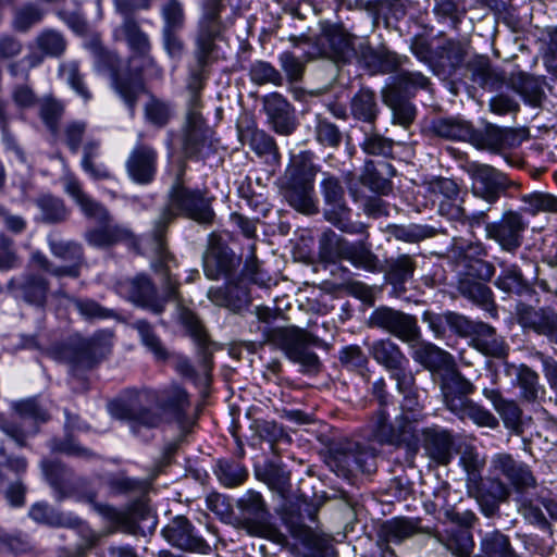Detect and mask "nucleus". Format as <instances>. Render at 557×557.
Segmentation results:
<instances>
[{
    "label": "nucleus",
    "instance_id": "f257e3e1",
    "mask_svg": "<svg viewBox=\"0 0 557 557\" xmlns=\"http://www.w3.org/2000/svg\"><path fill=\"white\" fill-rule=\"evenodd\" d=\"M178 216L202 225L211 224L215 216L211 198H208L205 191L188 188L178 181L170 188L168 201L160 208L148 233L156 255L152 269L162 272L166 281L170 280V264L175 262L174 256L168 248V231Z\"/></svg>",
    "mask_w": 557,
    "mask_h": 557
},
{
    "label": "nucleus",
    "instance_id": "f03ea898",
    "mask_svg": "<svg viewBox=\"0 0 557 557\" xmlns=\"http://www.w3.org/2000/svg\"><path fill=\"white\" fill-rule=\"evenodd\" d=\"M110 332H98L90 338L74 337L58 348L60 359L71 367V386L74 391L88 389V381L79 374L81 371L90 370L111 351Z\"/></svg>",
    "mask_w": 557,
    "mask_h": 557
},
{
    "label": "nucleus",
    "instance_id": "7ed1b4c3",
    "mask_svg": "<svg viewBox=\"0 0 557 557\" xmlns=\"http://www.w3.org/2000/svg\"><path fill=\"white\" fill-rule=\"evenodd\" d=\"M135 62L136 57H129L127 64L121 66L116 53L106 49L96 51V66L109 74L113 90L123 100L131 115L135 114L139 97L147 92L143 66H135Z\"/></svg>",
    "mask_w": 557,
    "mask_h": 557
},
{
    "label": "nucleus",
    "instance_id": "20e7f679",
    "mask_svg": "<svg viewBox=\"0 0 557 557\" xmlns=\"http://www.w3.org/2000/svg\"><path fill=\"white\" fill-rule=\"evenodd\" d=\"M262 333L264 343L280 348L290 361L300 364L304 372H319L320 359L310 350V347H321L323 345L321 338L295 325L267 326Z\"/></svg>",
    "mask_w": 557,
    "mask_h": 557
},
{
    "label": "nucleus",
    "instance_id": "39448f33",
    "mask_svg": "<svg viewBox=\"0 0 557 557\" xmlns=\"http://www.w3.org/2000/svg\"><path fill=\"white\" fill-rule=\"evenodd\" d=\"M311 151H301L293 156L284 175V196L288 203L304 213L315 212L313 200L314 178L319 171Z\"/></svg>",
    "mask_w": 557,
    "mask_h": 557
},
{
    "label": "nucleus",
    "instance_id": "423d86ee",
    "mask_svg": "<svg viewBox=\"0 0 557 557\" xmlns=\"http://www.w3.org/2000/svg\"><path fill=\"white\" fill-rule=\"evenodd\" d=\"M318 511L317 506L307 503H288L281 511V519L292 536L307 548L305 557H326L331 548V536L306 524V519L317 522Z\"/></svg>",
    "mask_w": 557,
    "mask_h": 557
},
{
    "label": "nucleus",
    "instance_id": "0eeeda50",
    "mask_svg": "<svg viewBox=\"0 0 557 557\" xmlns=\"http://www.w3.org/2000/svg\"><path fill=\"white\" fill-rule=\"evenodd\" d=\"M162 282L164 293L168 294L170 300L176 301V317L178 322L186 330L187 334L193 338L198 348L200 363L206 372L210 371L212 367V352L210 351V339L208 333L198 318V315L183 302L180 296L178 280L170 273V280L166 281L164 274L154 271Z\"/></svg>",
    "mask_w": 557,
    "mask_h": 557
},
{
    "label": "nucleus",
    "instance_id": "6e6552de",
    "mask_svg": "<svg viewBox=\"0 0 557 557\" xmlns=\"http://www.w3.org/2000/svg\"><path fill=\"white\" fill-rule=\"evenodd\" d=\"M319 247L320 253L325 260L345 259L354 267L369 272L380 270V260L369 246L363 242L349 243L331 228L322 233Z\"/></svg>",
    "mask_w": 557,
    "mask_h": 557
},
{
    "label": "nucleus",
    "instance_id": "1a4fd4ad",
    "mask_svg": "<svg viewBox=\"0 0 557 557\" xmlns=\"http://www.w3.org/2000/svg\"><path fill=\"white\" fill-rule=\"evenodd\" d=\"M327 463L338 475L343 476L358 472L371 473L375 469V454L368 446L342 438L330 445Z\"/></svg>",
    "mask_w": 557,
    "mask_h": 557
},
{
    "label": "nucleus",
    "instance_id": "9d476101",
    "mask_svg": "<svg viewBox=\"0 0 557 557\" xmlns=\"http://www.w3.org/2000/svg\"><path fill=\"white\" fill-rule=\"evenodd\" d=\"M320 184L325 203L324 218L336 228L348 234H363L366 225L350 221V209L345 200V190L338 177L324 172Z\"/></svg>",
    "mask_w": 557,
    "mask_h": 557
},
{
    "label": "nucleus",
    "instance_id": "9b49d317",
    "mask_svg": "<svg viewBox=\"0 0 557 557\" xmlns=\"http://www.w3.org/2000/svg\"><path fill=\"white\" fill-rule=\"evenodd\" d=\"M138 399L159 407L168 422H176L182 430H187L190 426L189 395L180 385L172 384L162 389L145 388L138 393Z\"/></svg>",
    "mask_w": 557,
    "mask_h": 557
},
{
    "label": "nucleus",
    "instance_id": "f8f14e48",
    "mask_svg": "<svg viewBox=\"0 0 557 557\" xmlns=\"http://www.w3.org/2000/svg\"><path fill=\"white\" fill-rule=\"evenodd\" d=\"M396 423L397 425L391 423L385 410L380 408L370 421L371 437L382 445L400 446L404 444L409 449L417 451L419 441L417 430L407 413L397 418Z\"/></svg>",
    "mask_w": 557,
    "mask_h": 557
},
{
    "label": "nucleus",
    "instance_id": "ddd939ff",
    "mask_svg": "<svg viewBox=\"0 0 557 557\" xmlns=\"http://www.w3.org/2000/svg\"><path fill=\"white\" fill-rule=\"evenodd\" d=\"M161 40L166 54L180 60L186 50L182 33L186 26V12L181 0H164L160 4Z\"/></svg>",
    "mask_w": 557,
    "mask_h": 557
},
{
    "label": "nucleus",
    "instance_id": "4468645a",
    "mask_svg": "<svg viewBox=\"0 0 557 557\" xmlns=\"http://www.w3.org/2000/svg\"><path fill=\"white\" fill-rule=\"evenodd\" d=\"M355 38L342 26H326L314 39L313 51H308L309 59L325 58L335 63H349L357 52Z\"/></svg>",
    "mask_w": 557,
    "mask_h": 557
},
{
    "label": "nucleus",
    "instance_id": "2eb2a0df",
    "mask_svg": "<svg viewBox=\"0 0 557 557\" xmlns=\"http://www.w3.org/2000/svg\"><path fill=\"white\" fill-rule=\"evenodd\" d=\"M221 0H206L202 15L198 22L195 39L194 57L200 63H206L211 54H218L216 40L223 32Z\"/></svg>",
    "mask_w": 557,
    "mask_h": 557
},
{
    "label": "nucleus",
    "instance_id": "dca6fc26",
    "mask_svg": "<svg viewBox=\"0 0 557 557\" xmlns=\"http://www.w3.org/2000/svg\"><path fill=\"white\" fill-rule=\"evenodd\" d=\"M467 173L471 178V191L474 197L490 205L496 203L511 186L509 177L496 168L479 162H470Z\"/></svg>",
    "mask_w": 557,
    "mask_h": 557
},
{
    "label": "nucleus",
    "instance_id": "f3484780",
    "mask_svg": "<svg viewBox=\"0 0 557 557\" xmlns=\"http://www.w3.org/2000/svg\"><path fill=\"white\" fill-rule=\"evenodd\" d=\"M367 323L369 327L381 329L408 344L420 338L417 318L387 306L374 309Z\"/></svg>",
    "mask_w": 557,
    "mask_h": 557
},
{
    "label": "nucleus",
    "instance_id": "a211bd4d",
    "mask_svg": "<svg viewBox=\"0 0 557 557\" xmlns=\"http://www.w3.org/2000/svg\"><path fill=\"white\" fill-rule=\"evenodd\" d=\"M528 226L520 211L507 210L497 221L486 223V238L496 242L502 250L515 252L521 247Z\"/></svg>",
    "mask_w": 557,
    "mask_h": 557
},
{
    "label": "nucleus",
    "instance_id": "6ab92c4d",
    "mask_svg": "<svg viewBox=\"0 0 557 557\" xmlns=\"http://www.w3.org/2000/svg\"><path fill=\"white\" fill-rule=\"evenodd\" d=\"M236 508L237 523L248 534L263 536L270 531V511L259 492L247 491L237 499Z\"/></svg>",
    "mask_w": 557,
    "mask_h": 557
},
{
    "label": "nucleus",
    "instance_id": "aec40b11",
    "mask_svg": "<svg viewBox=\"0 0 557 557\" xmlns=\"http://www.w3.org/2000/svg\"><path fill=\"white\" fill-rule=\"evenodd\" d=\"M498 476H480L466 485L468 496L475 499L481 512L487 518L498 515L500 504L510 496L509 485Z\"/></svg>",
    "mask_w": 557,
    "mask_h": 557
},
{
    "label": "nucleus",
    "instance_id": "412c9836",
    "mask_svg": "<svg viewBox=\"0 0 557 557\" xmlns=\"http://www.w3.org/2000/svg\"><path fill=\"white\" fill-rule=\"evenodd\" d=\"M240 263V258L227 246L221 235L211 233L202 256L205 275L209 280L228 277Z\"/></svg>",
    "mask_w": 557,
    "mask_h": 557
},
{
    "label": "nucleus",
    "instance_id": "4be33fe9",
    "mask_svg": "<svg viewBox=\"0 0 557 557\" xmlns=\"http://www.w3.org/2000/svg\"><path fill=\"white\" fill-rule=\"evenodd\" d=\"M492 475L505 476L518 494L527 493L537 487V480L529 465L516 460L510 454H495L490 462Z\"/></svg>",
    "mask_w": 557,
    "mask_h": 557
},
{
    "label": "nucleus",
    "instance_id": "5701e85b",
    "mask_svg": "<svg viewBox=\"0 0 557 557\" xmlns=\"http://www.w3.org/2000/svg\"><path fill=\"white\" fill-rule=\"evenodd\" d=\"M183 151L191 160H203L214 151L212 131L201 112L186 113Z\"/></svg>",
    "mask_w": 557,
    "mask_h": 557
},
{
    "label": "nucleus",
    "instance_id": "b1692460",
    "mask_svg": "<svg viewBox=\"0 0 557 557\" xmlns=\"http://www.w3.org/2000/svg\"><path fill=\"white\" fill-rule=\"evenodd\" d=\"M119 10L124 15L120 30L124 36L127 47L134 53L133 57H136L135 66H143V71L146 67H152L159 76H162V70L158 67L154 58L150 53L151 42L148 34L141 29L128 10L123 8Z\"/></svg>",
    "mask_w": 557,
    "mask_h": 557
},
{
    "label": "nucleus",
    "instance_id": "393cba45",
    "mask_svg": "<svg viewBox=\"0 0 557 557\" xmlns=\"http://www.w3.org/2000/svg\"><path fill=\"white\" fill-rule=\"evenodd\" d=\"M162 535L173 547L188 553L207 554L210 545L185 516L174 517L162 530Z\"/></svg>",
    "mask_w": 557,
    "mask_h": 557
},
{
    "label": "nucleus",
    "instance_id": "a878e982",
    "mask_svg": "<svg viewBox=\"0 0 557 557\" xmlns=\"http://www.w3.org/2000/svg\"><path fill=\"white\" fill-rule=\"evenodd\" d=\"M355 58L373 74L394 73L409 62L407 55H399L389 51L384 45L373 47L367 40L357 45Z\"/></svg>",
    "mask_w": 557,
    "mask_h": 557
},
{
    "label": "nucleus",
    "instance_id": "bb28decb",
    "mask_svg": "<svg viewBox=\"0 0 557 557\" xmlns=\"http://www.w3.org/2000/svg\"><path fill=\"white\" fill-rule=\"evenodd\" d=\"M518 323L524 330L546 336L557 344V311L550 307H533L519 302L516 307Z\"/></svg>",
    "mask_w": 557,
    "mask_h": 557
},
{
    "label": "nucleus",
    "instance_id": "cd10ccee",
    "mask_svg": "<svg viewBox=\"0 0 557 557\" xmlns=\"http://www.w3.org/2000/svg\"><path fill=\"white\" fill-rule=\"evenodd\" d=\"M263 110L272 129L283 136L292 135L297 126V117L292 103L278 92H272L262 99Z\"/></svg>",
    "mask_w": 557,
    "mask_h": 557
},
{
    "label": "nucleus",
    "instance_id": "c85d7f7f",
    "mask_svg": "<svg viewBox=\"0 0 557 557\" xmlns=\"http://www.w3.org/2000/svg\"><path fill=\"white\" fill-rule=\"evenodd\" d=\"M158 152L150 145L138 143L131 151L125 166L131 180L140 185L150 184L156 176Z\"/></svg>",
    "mask_w": 557,
    "mask_h": 557
},
{
    "label": "nucleus",
    "instance_id": "c756f323",
    "mask_svg": "<svg viewBox=\"0 0 557 557\" xmlns=\"http://www.w3.org/2000/svg\"><path fill=\"white\" fill-rule=\"evenodd\" d=\"M127 298L154 314H161L165 310V306L170 298L165 293L164 297H160L151 278L146 274H138L125 284Z\"/></svg>",
    "mask_w": 557,
    "mask_h": 557
},
{
    "label": "nucleus",
    "instance_id": "7c9ffc66",
    "mask_svg": "<svg viewBox=\"0 0 557 557\" xmlns=\"http://www.w3.org/2000/svg\"><path fill=\"white\" fill-rule=\"evenodd\" d=\"M7 288L13 297L29 305L42 307L47 300L49 282L41 274L29 272L11 278Z\"/></svg>",
    "mask_w": 557,
    "mask_h": 557
},
{
    "label": "nucleus",
    "instance_id": "2f4dec72",
    "mask_svg": "<svg viewBox=\"0 0 557 557\" xmlns=\"http://www.w3.org/2000/svg\"><path fill=\"white\" fill-rule=\"evenodd\" d=\"M437 37L442 40L435 47L434 55L450 73H455L463 66L471 50V40L467 36L446 37L444 33H440Z\"/></svg>",
    "mask_w": 557,
    "mask_h": 557
},
{
    "label": "nucleus",
    "instance_id": "473e14b6",
    "mask_svg": "<svg viewBox=\"0 0 557 557\" xmlns=\"http://www.w3.org/2000/svg\"><path fill=\"white\" fill-rule=\"evenodd\" d=\"M441 391L446 408L450 412L459 411L474 392V385L455 369L445 371L441 380Z\"/></svg>",
    "mask_w": 557,
    "mask_h": 557
},
{
    "label": "nucleus",
    "instance_id": "72a5a7b5",
    "mask_svg": "<svg viewBox=\"0 0 557 557\" xmlns=\"http://www.w3.org/2000/svg\"><path fill=\"white\" fill-rule=\"evenodd\" d=\"M517 143V133L512 128L499 127L487 124L484 129L478 131L473 127L471 144L480 149L493 153H500L511 148Z\"/></svg>",
    "mask_w": 557,
    "mask_h": 557
},
{
    "label": "nucleus",
    "instance_id": "f704fd0d",
    "mask_svg": "<svg viewBox=\"0 0 557 557\" xmlns=\"http://www.w3.org/2000/svg\"><path fill=\"white\" fill-rule=\"evenodd\" d=\"M421 435L425 455L438 465H448L453 458L451 433L440 426H431L423 429Z\"/></svg>",
    "mask_w": 557,
    "mask_h": 557
},
{
    "label": "nucleus",
    "instance_id": "c9c22d12",
    "mask_svg": "<svg viewBox=\"0 0 557 557\" xmlns=\"http://www.w3.org/2000/svg\"><path fill=\"white\" fill-rule=\"evenodd\" d=\"M417 267L416 257L409 253H401L386 260L384 277L385 282L393 287V295L401 297L406 293V283L412 280Z\"/></svg>",
    "mask_w": 557,
    "mask_h": 557
},
{
    "label": "nucleus",
    "instance_id": "e433bc0d",
    "mask_svg": "<svg viewBox=\"0 0 557 557\" xmlns=\"http://www.w3.org/2000/svg\"><path fill=\"white\" fill-rule=\"evenodd\" d=\"M208 299L219 307H224L234 312H239L250 304L249 290L238 283H227L224 286L211 287L208 290Z\"/></svg>",
    "mask_w": 557,
    "mask_h": 557
},
{
    "label": "nucleus",
    "instance_id": "4c0bfd02",
    "mask_svg": "<svg viewBox=\"0 0 557 557\" xmlns=\"http://www.w3.org/2000/svg\"><path fill=\"white\" fill-rule=\"evenodd\" d=\"M239 136L247 143L250 149L268 164H278L281 153L275 139L263 129L247 127L239 131Z\"/></svg>",
    "mask_w": 557,
    "mask_h": 557
},
{
    "label": "nucleus",
    "instance_id": "58836bf2",
    "mask_svg": "<svg viewBox=\"0 0 557 557\" xmlns=\"http://www.w3.org/2000/svg\"><path fill=\"white\" fill-rule=\"evenodd\" d=\"M349 113L354 120L374 127L380 114L375 92L370 88H360L349 100Z\"/></svg>",
    "mask_w": 557,
    "mask_h": 557
},
{
    "label": "nucleus",
    "instance_id": "ea45409f",
    "mask_svg": "<svg viewBox=\"0 0 557 557\" xmlns=\"http://www.w3.org/2000/svg\"><path fill=\"white\" fill-rule=\"evenodd\" d=\"M218 59L216 54H211L206 63H200L198 59L196 60V65L189 69L187 83H186V91H187V113L190 112H201L202 110V101H201V92L206 86L207 66L211 65Z\"/></svg>",
    "mask_w": 557,
    "mask_h": 557
},
{
    "label": "nucleus",
    "instance_id": "a19ab883",
    "mask_svg": "<svg viewBox=\"0 0 557 557\" xmlns=\"http://www.w3.org/2000/svg\"><path fill=\"white\" fill-rule=\"evenodd\" d=\"M99 224L100 226L89 228L84 234L86 243L95 248H108L133 237V233L122 225L111 222Z\"/></svg>",
    "mask_w": 557,
    "mask_h": 557
},
{
    "label": "nucleus",
    "instance_id": "79ce46f5",
    "mask_svg": "<svg viewBox=\"0 0 557 557\" xmlns=\"http://www.w3.org/2000/svg\"><path fill=\"white\" fill-rule=\"evenodd\" d=\"M147 405L139 408H121L120 418L128 421L131 431L135 435L139 433L140 428L156 429L168 422L159 407Z\"/></svg>",
    "mask_w": 557,
    "mask_h": 557
},
{
    "label": "nucleus",
    "instance_id": "37998d69",
    "mask_svg": "<svg viewBox=\"0 0 557 557\" xmlns=\"http://www.w3.org/2000/svg\"><path fill=\"white\" fill-rule=\"evenodd\" d=\"M471 344L482 354L495 358H505L509 351V346L504 338L496 334L494 327L483 322L476 326Z\"/></svg>",
    "mask_w": 557,
    "mask_h": 557
},
{
    "label": "nucleus",
    "instance_id": "c03bdc74",
    "mask_svg": "<svg viewBox=\"0 0 557 557\" xmlns=\"http://www.w3.org/2000/svg\"><path fill=\"white\" fill-rule=\"evenodd\" d=\"M395 174L396 170L391 163L379 162L376 164L374 161L368 160L364 163L360 180L371 190L386 195L392 189L389 178L395 176Z\"/></svg>",
    "mask_w": 557,
    "mask_h": 557
},
{
    "label": "nucleus",
    "instance_id": "a18cd8bd",
    "mask_svg": "<svg viewBox=\"0 0 557 557\" xmlns=\"http://www.w3.org/2000/svg\"><path fill=\"white\" fill-rule=\"evenodd\" d=\"M369 351L372 358L389 373L400 369L401 364H409V359L401 351L400 347L389 338L374 341Z\"/></svg>",
    "mask_w": 557,
    "mask_h": 557
},
{
    "label": "nucleus",
    "instance_id": "49530a36",
    "mask_svg": "<svg viewBox=\"0 0 557 557\" xmlns=\"http://www.w3.org/2000/svg\"><path fill=\"white\" fill-rule=\"evenodd\" d=\"M463 65L470 72L471 81L483 88L494 89L504 82V77L492 69L486 55L475 54Z\"/></svg>",
    "mask_w": 557,
    "mask_h": 557
},
{
    "label": "nucleus",
    "instance_id": "de8ad7c7",
    "mask_svg": "<svg viewBox=\"0 0 557 557\" xmlns=\"http://www.w3.org/2000/svg\"><path fill=\"white\" fill-rule=\"evenodd\" d=\"M101 153V141L99 139H88L83 146V158L81 166L83 171L95 181L113 180L114 175L110 169L103 164L96 162Z\"/></svg>",
    "mask_w": 557,
    "mask_h": 557
},
{
    "label": "nucleus",
    "instance_id": "09e8293b",
    "mask_svg": "<svg viewBox=\"0 0 557 557\" xmlns=\"http://www.w3.org/2000/svg\"><path fill=\"white\" fill-rule=\"evenodd\" d=\"M457 289L460 295L470 301L481 306L488 312L496 311L492 289L482 281H474L470 277H460Z\"/></svg>",
    "mask_w": 557,
    "mask_h": 557
},
{
    "label": "nucleus",
    "instance_id": "8fccbe9b",
    "mask_svg": "<svg viewBox=\"0 0 557 557\" xmlns=\"http://www.w3.org/2000/svg\"><path fill=\"white\" fill-rule=\"evenodd\" d=\"M41 469L46 480L59 494V499L65 497L72 488L73 471L58 460H42Z\"/></svg>",
    "mask_w": 557,
    "mask_h": 557
},
{
    "label": "nucleus",
    "instance_id": "3c124183",
    "mask_svg": "<svg viewBox=\"0 0 557 557\" xmlns=\"http://www.w3.org/2000/svg\"><path fill=\"white\" fill-rule=\"evenodd\" d=\"M46 15V10L36 2H25L13 9L11 26L17 33H28L39 25Z\"/></svg>",
    "mask_w": 557,
    "mask_h": 557
},
{
    "label": "nucleus",
    "instance_id": "603ef678",
    "mask_svg": "<svg viewBox=\"0 0 557 557\" xmlns=\"http://www.w3.org/2000/svg\"><path fill=\"white\" fill-rule=\"evenodd\" d=\"M432 131L442 138L471 143L473 126L465 120L447 117L435 120Z\"/></svg>",
    "mask_w": 557,
    "mask_h": 557
},
{
    "label": "nucleus",
    "instance_id": "864d4df0",
    "mask_svg": "<svg viewBox=\"0 0 557 557\" xmlns=\"http://www.w3.org/2000/svg\"><path fill=\"white\" fill-rule=\"evenodd\" d=\"M132 327L137 331L140 343L153 355L156 360L165 361L169 359V350L149 321L144 319L136 320L133 322Z\"/></svg>",
    "mask_w": 557,
    "mask_h": 557
},
{
    "label": "nucleus",
    "instance_id": "5fc2aeb1",
    "mask_svg": "<svg viewBox=\"0 0 557 557\" xmlns=\"http://www.w3.org/2000/svg\"><path fill=\"white\" fill-rule=\"evenodd\" d=\"M386 233L395 238L408 244H418L424 239L435 236L436 230L425 224H388Z\"/></svg>",
    "mask_w": 557,
    "mask_h": 557
},
{
    "label": "nucleus",
    "instance_id": "6e6d98bb",
    "mask_svg": "<svg viewBox=\"0 0 557 557\" xmlns=\"http://www.w3.org/2000/svg\"><path fill=\"white\" fill-rule=\"evenodd\" d=\"M480 550L487 557H519L508 535L499 530L486 532L480 541Z\"/></svg>",
    "mask_w": 557,
    "mask_h": 557
},
{
    "label": "nucleus",
    "instance_id": "4d7b16f0",
    "mask_svg": "<svg viewBox=\"0 0 557 557\" xmlns=\"http://www.w3.org/2000/svg\"><path fill=\"white\" fill-rule=\"evenodd\" d=\"M34 46L48 58H60L67 48V41L61 32L44 28L35 37Z\"/></svg>",
    "mask_w": 557,
    "mask_h": 557
},
{
    "label": "nucleus",
    "instance_id": "13d9d810",
    "mask_svg": "<svg viewBox=\"0 0 557 557\" xmlns=\"http://www.w3.org/2000/svg\"><path fill=\"white\" fill-rule=\"evenodd\" d=\"M395 73L394 85L388 90H396L397 95L414 96L418 90L431 86L430 78L421 72L398 69Z\"/></svg>",
    "mask_w": 557,
    "mask_h": 557
},
{
    "label": "nucleus",
    "instance_id": "bf43d9fd",
    "mask_svg": "<svg viewBox=\"0 0 557 557\" xmlns=\"http://www.w3.org/2000/svg\"><path fill=\"white\" fill-rule=\"evenodd\" d=\"M441 542L451 554L458 557H470L474 548V541L471 530L451 528L442 536Z\"/></svg>",
    "mask_w": 557,
    "mask_h": 557
},
{
    "label": "nucleus",
    "instance_id": "052dcab7",
    "mask_svg": "<svg viewBox=\"0 0 557 557\" xmlns=\"http://www.w3.org/2000/svg\"><path fill=\"white\" fill-rule=\"evenodd\" d=\"M506 371L508 374H510L511 371L516 373L521 397L525 401L534 403L537 400L541 392V385L539 383V375L535 371L524 364H521L520 367L510 366Z\"/></svg>",
    "mask_w": 557,
    "mask_h": 557
},
{
    "label": "nucleus",
    "instance_id": "680f3d73",
    "mask_svg": "<svg viewBox=\"0 0 557 557\" xmlns=\"http://www.w3.org/2000/svg\"><path fill=\"white\" fill-rule=\"evenodd\" d=\"M36 206L40 210L41 221L48 224L65 222L70 215L64 201L52 195H42L36 199Z\"/></svg>",
    "mask_w": 557,
    "mask_h": 557
},
{
    "label": "nucleus",
    "instance_id": "e2e57ef3",
    "mask_svg": "<svg viewBox=\"0 0 557 557\" xmlns=\"http://www.w3.org/2000/svg\"><path fill=\"white\" fill-rule=\"evenodd\" d=\"M383 101L392 109L394 123L407 127L413 122L416 117L414 106L404 100L400 95H397L396 90H385L383 92Z\"/></svg>",
    "mask_w": 557,
    "mask_h": 557
},
{
    "label": "nucleus",
    "instance_id": "0e129e2a",
    "mask_svg": "<svg viewBox=\"0 0 557 557\" xmlns=\"http://www.w3.org/2000/svg\"><path fill=\"white\" fill-rule=\"evenodd\" d=\"M416 521L407 518H395L386 521L381 528V534L386 542L400 543L418 532Z\"/></svg>",
    "mask_w": 557,
    "mask_h": 557
},
{
    "label": "nucleus",
    "instance_id": "69168bd1",
    "mask_svg": "<svg viewBox=\"0 0 557 557\" xmlns=\"http://www.w3.org/2000/svg\"><path fill=\"white\" fill-rule=\"evenodd\" d=\"M48 244L53 256L73 264L85 263L83 246L74 240H61L49 236Z\"/></svg>",
    "mask_w": 557,
    "mask_h": 557
},
{
    "label": "nucleus",
    "instance_id": "338daca9",
    "mask_svg": "<svg viewBox=\"0 0 557 557\" xmlns=\"http://www.w3.org/2000/svg\"><path fill=\"white\" fill-rule=\"evenodd\" d=\"M215 473L219 481L227 487L242 485L248 478V471L242 463L228 459L219 460Z\"/></svg>",
    "mask_w": 557,
    "mask_h": 557
},
{
    "label": "nucleus",
    "instance_id": "774afa93",
    "mask_svg": "<svg viewBox=\"0 0 557 557\" xmlns=\"http://www.w3.org/2000/svg\"><path fill=\"white\" fill-rule=\"evenodd\" d=\"M521 201L525 205L524 211L531 215L541 212L557 213V197L549 193L534 191L521 196Z\"/></svg>",
    "mask_w": 557,
    "mask_h": 557
}]
</instances>
